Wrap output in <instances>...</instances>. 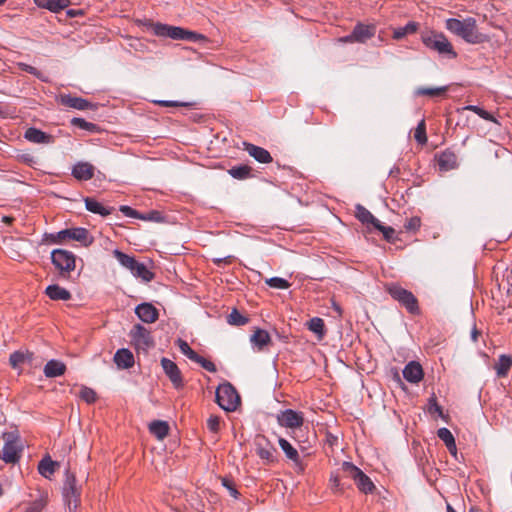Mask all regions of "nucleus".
Masks as SVG:
<instances>
[{"mask_svg": "<svg viewBox=\"0 0 512 512\" xmlns=\"http://www.w3.org/2000/svg\"><path fill=\"white\" fill-rule=\"evenodd\" d=\"M183 40L190 41V42H200V41L205 40V36L202 34L185 29Z\"/></svg>", "mask_w": 512, "mask_h": 512, "instance_id": "nucleus-56", "label": "nucleus"}, {"mask_svg": "<svg viewBox=\"0 0 512 512\" xmlns=\"http://www.w3.org/2000/svg\"><path fill=\"white\" fill-rule=\"evenodd\" d=\"M374 228L383 234V237L386 241H394L395 230L392 227L385 226L379 221Z\"/></svg>", "mask_w": 512, "mask_h": 512, "instance_id": "nucleus-49", "label": "nucleus"}, {"mask_svg": "<svg viewBox=\"0 0 512 512\" xmlns=\"http://www.w3.org/2000/svg\"><path fill=\"white\" fill-rule=\"evenodd\" d=\"M512 366V356L502 354L500 355L498 362L495 364L496 374L499 377H505Z\"/></svg>", "mask_w": 512, "mask_h": 512, "instance_id": "nucleus-32", "label": "nucleus"}, {"mask_svg": "<svg viewBox=\"0 0 512 512\" xmlns=\"http://www.w3.org/2000/svg\"><path fill=\"white\" fill-rule=\"evenodd\" d=\"M250 342L253 347L261 351L271 342V337L266 330L256 329L255 332L250 336Z\"/></svg>", "mask_w": 512, "mask_h": 512, "instance_id": "nucleus-23", "label": "nucleus"}, {"mask_svg": "<svg viewBox=\"0 0 512 512\" xmlns=\"http://www.w3.org/2000/svg\"><path fill=\"white\" fill-rule=\"evenodd\" d=\"M135 314L145 323H154L158 320L159 312L151 303H141L135 307Z\"/></svg>", "mask_w": 512, "mask_h": 512, "instance_id": "nucleus-14", "label": "nucleus"}, {"mask_svg": "<svg viewBox=\"0 0 512 512\" xmlns=\"http://www.w3.org/2000/svg\"><path fill=\"white\" fill-rule=\"evenodd\" d=\"M113 255L118 260V262L129 271L131 268H133V265H135V262L137 261L133 256L125 254L119 249L113 250Z\"/></svg>", "mask_w": 512, "mask_h": 512, "instance_id": "nucleus-36", "label": "nucleus"}, {"mask_svg": "<svg viewBox=\"0 0 512 512\" xmlns=\"http://www.w3.org/2000/svg\"><path fill=\"white\" fill-rule=\"evenodd\" d=\"M21 160H22V162H24L30 166L35 163L34 157L31 154L21 155Z\"/></svg>", "mask_w": 512, "mask_h": 512, "instance_id": "nucleus-61", "label": "nucleus"}, {"mask_svg": "<svg viewBox=\"0 0 512 512\" xmlns=\"http://www.w3.org/2000/svg\"><path fill=\"white\" fill-rule=\"evenodd\" d=\"M24 138L27 141L36 144H51L54 142L53 135L48 134L35 127H29L24 133Z\"/></svg>", "mask_w": 512, "mask_h": 512, "instance_id": "nucleus-16", "label": "nucleus"}, {"mask_svg": "<svg viewBox=\"0 0 512 512\" xmlns=\"http://www.w3.org/2000/svg\"><path fill=\"white\" fill-rule=\"evenodd\" d=\"M330 482L332 483V488L335 490H342L340 478L337 474H331Z\"/></svg>", "mask_w": 512, "mask_h": 512, "instance_id": "nucleus-59", "label": "nucleus"}, {"mask_svg": "<svg viewBox=\"0 0 512 512\" xmlns=\"http://www.w3.org/2000/svg\"><path fill=\"white\" fill-rule=\"evenodd\" d=\"M231 177L239 180L246 179L251 174V167L248 165L233 166L228 170Z\"/></svg>", "mask_w": 512, "mask_h": 512, "instance_id": "nucleus-37", "label": "nucleus"}, {"mask_svg": "<svg viewBox=\"0 0 512 512\" xmlns=\"http://www.w3.org/2000/svg\"><path fill=\"white\" fill-rule=\"evenodd\" d=\"M62 494L64 502L67 504L69 510L74 511L80 502L81 489L77 486L76 477L69 468L65 471Z\"/></svg>", "mask_w": 512, "mask_h": 512, "instance_id": "nucleus-8", "label": "nucleus"}, {"mask_svg": "<svg viewBox=\"0 0 512 512\" xmlns=\"http://www.w3.org/2000/svg\"><path fill=\"white\" fill-rule=\"evenodd\" d=\"M464 109L476 113L479 117H481L484 120H487L490 122H496L495 117L491 113H489L488 111L484 110L483 108H481L477 105H468Z\"/></svg>", "mask_w": 512, "mask_h": 512, "instance_id": "nucleus-44", "label": "nucleus"}, {"mask_svg": "<svg viewBox=\"0 0 512 512\" xmlns=\"http://www.w3.org/2000/svg\"><path fill=\"white\" fill-rule=\"evenodd\" d=\"M66 13L69 17H76L78 15L83 14V12L81 10H74V9L67 10Z\"/></svg>", "mask_w": 512, "mask_h": 512, "instance_id": "nucleus-64", "label": "nucleus"}, {"mask_svg": "<svg viewBox=\"0 0 512 512\" xmlns=\"http://www.w3.org/2000/svg\"><path fill=\"white\" fill-rule=\"evenodd\" d=\"M342 470L345 472L350 478H352L357 486V488L365 493H372L375 489V485L372 480L357 466H355L352 462L344 461L342 463Z\"/></svg>", "mask_w": 512, "mask_h": 512, "instance_id": "nucleus-9", "label": "nucleus"}, {"mask_svg": "<svg viewBox=\"0 0 512 512\" xmlns=\"http://www.w3.org/2000/svg\"><path fill=\"white\" fill-rule=\"evenodd\" d=\"M418 30V23L409 21L405 26L398 27L393 32V39L400 40L406 35L413 34Z\"/></svg>", "mask_w": 512, "mask_h": 512, "instance_id": "nucleus-34", "label": "nucleus"}, {"mask_svg": "<svg viewBox=\"0 0 512 512\" xmlns=\"http://www.w3.org/2000/svg\"><path fill=\"white\" fill-rule=\"evenodd\" d=\"M278 443L282 451L285 453L286 457L293 461L294 463H298L300 461V456L298 451L290 444L288 440L280 437L278 439Z\"/></svg>", "mask_w": 512, "mask_h": 512, "instance_id": "nucleus-33", "label": "nucleus"}, {"mask_svg": "<svg viewBox=\"0 0 512 512\" xmlns=\"http://www.w3.org/2000/svg\"><path fill=\"white\" fill-rule=\"evenodd\" d=\"M18 66H19V68L22 71L27 72V73L35 76L39 80H41L43 82H47L48 81L47 77H45L43 75V73L40 70H38L37 68H35V67H33V66L29 65V64H26V63H19Z\"/></svg>", "mask_w": 512, "mask_h": 512, "instance_id": "nucleus-46", "label": "nucleus"}, {"mask_svg": "<svg viewBox=\"0 0 512 512\" xmlns=\"http://www.w3.org/2000/svg\"><path fill=\"white\" fill-rule=\"evenodd\" d=\"M155 104L163 107H190L192 103L190 102H182V101H172V100H156Z\"/></svg>", "mask_w": 512, "mask_h": 512, "instance_id": "nucleus-53", "label": "nucleus"}, {"mask_svg": "<svg viewBox=\"0 0 512 512\" xmlns=\"http://www.w3.org/2000/svg\"><path fill=\"white\" fill-rule=\"evenodd\" d=\"M46 237L54 244H59L66 240H74L88 247L93 243V238L90 236L89 231L83 227L63 229L56 233L47 234Z\"/></svg>", "mask_w": 512, "mask_h": 512, "instance_id": "nucleus-3", "label": "nucleus"}, {"mask_svg": "<svg viewBox=\"0 0 512 512\" xmlns=\"http://www.w3.org/2000/svg\"><path fill=\"white\" fill-rule=\"evenodd\" d=\"M34 356L32 352H22L15 351L9 357V363L14 368L17 369L21 364L26 363V357Z\"/></svg>", "mask_w": 512, "mask_h": 512, "instance_id": "nucleus-38", "label": "nucleus"}, {"mask_svg": "<svg viewBox=\"0 0 512 512\" xmlns=\"http://www.w3.org/2000/svg\"><path fill=\"white\" fill-rule=\"evenodd\" d=\"M420 224V218L413 217L404 225V227L407 231H415L420 227Z\"/></svg>", "mask_w": 512, "mask_h": 512, "instance_id": "nucleus-58", "label": "nucleus"}, {"mask_svg": "<svg viewBox=\"0 0 512 512\" xmlns=\"http://www.w3.org/2000/svg\"><path fill=\"white\" fill-rule=\"evenodd\" d=\"M207 428L213 432V433H217L220 429V417L216 416V415H211L208 419H207Z\"/></svg>", "mask_w": 512, "mask_h": 512, "instance_id": "nucleus-54", "label": "nucleus"}, {"mask_svg": "<svg viewBox=\"0 0 512 512\" xmlns=\"http://www.w3.org/2000/svg\"><path fill=\"white\" fill-rule=\"evenodd\" d=\"M277 422L281 427L295 429L299 428L304 423V415L300 411L293 409H285L280 411L276 416Z\"/></svg>", "mask_w": 512, "mask_h": 512, "instance_id": "nucleus-11", "label": "nucleus"}, {"mask_svg": "<svg viewBox=\"0 0 512 512\" xmlns=\"http://www.w3.org/2000/svg\"><path fill=\"white\" fill-rule=\"evenodd\" d=\"M114 362L120 369H129L134 365V355L126 348H121L114 355Z\"/></svg>", "mask_w": 512, "mask_h": 512, "instance_id": "nucleus-20", "label": "nucleus"}, {"mask_svg": "<svg viewBox=\"0 0 512 512\" xmlns=\"http://www.w3.org/2000/svg\"><path fill=\"white\" fill-rule=\"evenodd\" d=\"M308 329L315 333L319 338L325 335L324 320L320 317H313L307 323Z\"/></svg>", "mask_w": 512, "mask_h": 512, "instance_id": "nucleus-35", "label": "nucleus"}, {"mask_svg": "<svg viewBox=\"0 0 512 512\" xmlns=\"http://www.w3.org/2000/svg\"><path fill=\"white\" fill-rule=\"evenodd\" d=\"M437 436L439 439H441L444 442L445 446L446 445L451 446L452 442L455 440L451 431L446 427L439 428L437 431Z\"/></svg>", "mask_w": 512, "mask_h": 512, "instance_id": "nucleus-51", "label": "nucleus"}, {"mask_svg": "<svg viewBox=\"0 0 512 512\" xmlns=\"http://www.w3.org/2000/svg\"><path fill=\"white\" fill-rule=\"evenodd\" d=\"M119 210L126 216L142 220H151L152 217L140 214L137 210L127 205H121Z\"/></svg>", "mask_w": 512, "mask_h": 512, "instance_id": "nucleus-45", "label": "nucleus"}, {"mask_svg": "<svg viewBox=\"0 0 512 512\" xmlns=\"http://www.w3.org/2000/svg\"><path fill=\"white\" fill-rule=\"evenodd\" d=\"M414 137H415V140L419 144H425L427 142L426 126H425V121L424 120H421L418 123V125H417V127L415 129Z\"/></svg>", "mask_w": 512, "mask_h": 512, "instance_id": "nucleus-48", "label": "nucleus"}, {"mask_svg": "<svg viewBox=\"0 0 512 512\" xmlns=\"http://www.w3.org/2000/svg\"><path fill=\"white\" fill-rule=\"evenodd\" d=\"M94 166L88 162H77L71 171L72 176L79 181H88L94 176Z\"/></svg>", "mask_w": 512, "mask_h": 512, "instance_id": "nucleus-19", "label": "nucleus"}, {"mask_svg": "<svg viewBox=\"0 0 512 512\" xmlns=\"http://www.w3.org/2000/svg\"><path fill=\"white\" fill-rule=\"evenodd\" d=\"M130 272L134 277L140 278L144 282H150L154 278V273L151 272L144 263H140L138 261L135 262V265H133Z\"/></svg>", "mask_w": 512, "mask_h": 512, "instance_id": "nucleus-31", "label": "nucleus"}, {"mask_svg": "<svg viewBox=\"0 0 512 512\" xmlns=\"http://www.w3.org/2000/svg\"><path fill=\"white\" fill-rule=\"evenodd\" d=\"M149 431L157 439H164L169 433V425L166 421L154 420L149 424Z\"/></svg>", "mask_w": 512, "mask_h": 512, "instance_id": "nucleus-30", "label": "nucleus"}, {"mask_svg": "<svg viewBox=\"0 0 512 512\" xmlns=\"http://www.w3.org/2000/svg\"><path fill=\"white\" fill-rule=\"evenodd\" d=\"M228 324L232 326H243L249 322V318L242 315L236 308H233L227 317Z\"/></svg>", "mask_w": 512, "mask_h": 512, "instance_id": "nucleus-39", "label": "nucleus"}, {"mask_svg": "<svg viewBox=\"0 0 512 512\" xmlns=\"http://www.w3.org/2000/svg\"><path fill=\"white\" fill-rule=\"evenodd\" d=\"M445 27L469 44H480L486 40V36L478 31L476 19L473 17L463 20L449 18L446 20Z\"/></svg>", "mask_w": 512, "mask_h": 512, "instance_id": "nucleus-1", "label": "nucleus"}, {"mask_svg": "<svg viewBox=\"0 0 512 512\" xmlns=\"http://www.w3.org/2000/svg\"><path fill=\"white\" fill-rule=\"evenodd\" d=\"M161 366L165 375L169 378L176 389L183 387L184 383L181 371L174 361L163 357L161 359Z\"/></svg>", "mask_w": 512, "mask_h": 512, "instance_id": "nucleus-12", "label": "nucleus"}, {"mask_svg": "<svg viewBox=\"0 0 512 512\" xmlns=\"http://www.w3.org/2000/svg\"><path fill=\"white\" fill-rule=\"evenodd\" d=\"M355 216L362 224L372 225L373 227L379 222V220L361 204L355 206Z\"/></svg>", "mask_w": 512, "mask_h": 512, "instance_id": "nucleus-27", "label": "nucleus"}, {"mask_svg": "<svg viewBox=\"0 0 512 512\" xmlns=\"http://www.w3.org/2000/svg\"><path fill=\"white\" fill-rule=\"evenodd\" d=\"M131 343L136 350L146 351L154 345L150 331L141 324H135L129 332Z\"/></svg>", "mask_w": 512, "mask_h": 512, "instance_id": "nucleus-10", "label": "nucleus"}, {"mask_svg": "<svg viewBox=\"0 0 512 512\" xmlns=\"http://www.w3.org/2000/svg\"><path fill=\"white\" fill-rule=\"evenodd\" d=\"M61 104L77 110H87L93 106L88 100L70 94L61 96Z\"/></svg>", "mask_w": 512, "mask_h": 512, "instance_id": "nucleus-21", "label": "nucleus"}, {"mask_svg": "<svg viewBox=\"0 0 512 512\" xmlns=\"http://www.w3.org/2000/svg\"><path fill=\"white\" fill-rule=\"evenodd\" d=\"M446 91H447V86L436 87V88L419 87L416 89L415 94L417 96L437 97V96L444 94Z\"/></svg>", "mask_w": 512, "mask_h": 512, "instance_id": "nucleus-40", "label": "nucleus"}, {"mask_svg": "<svg viewBox=\"0 0 512 512\" xmlns=\"http://www.w3.org/2000/svg\"><path fill=\"white\" fill-rule=\"evenodd\" d=\"M45 293L51 300L68 301L71 299L70 291L57 284L47 286Z\"/></svg>", "mask_w": 512, "mask_h": 512, "instance_id": "nucleus-26", "label": "nucleus"}, {"mask_svg": "<svg viewBox=\"0 0 512 512\" xmlns=\"http://www.w3.org/2000/svg\"><path fill=\"white\" fill-rule=\"evenodd\" d=\"M221 482L233 498L237 499L239 497L240 494L231 480L224 477Z\"/></svg>", "mask_w": 512, "mask_h": 512, "instance_id": "nucleus-55", "label": "nucleus"}, {"mask_svg": "<svg viewBox=\"0 0 512 512\" xmlns=\"http://www.w3.org/2000/svg\"><path fill=\"white\" fill-rule=\"evenodd\" d=\"M85 208L94 214L101 215L103 217H106L110 215L113 211V208L104 207L100 202H98L93 197H86L84 199Z\"/></svg>", "mask_w": 512, "mask_h": 512, "instance_id": "nucleus-25", "label": "nucleus"}, {"mask_svg": "<svg viewBox=\"0 0 512 512\" xmlns=\"http://www.w3.org/2000/svg\"><path fill=\"white\" fill-rule=\"evenodd\" d=\"M446 447H447L448 451H449L452 455L456 456V454H457V447H456V442H455V440L452 442V445H451V446H450V445H446Z\"/></svg>", "mask_w": 512, "mask_h": 512, "instance_id": "nucleus-63", "label": "nucleus"}, {"mask_svg": "<svg viewBox=\"0 0 512 512\" xmlns=\"http://www.w3.org/2000/svg\"><path fill=\"white\" fill-rule=\"evenodd\" d=\"M154 34L159 37H167L174 40H183L185 29L177 26L157 23L153 27Z\"/></svg>", "mask_w": 512, "mask_h": 512, "instance_id": "nucleus-13", "label": "nucleus"}, {"mask_svg": "<svg viewBox=\"0 0 512 512\" xmlns=\"http://www.w3.org/2000/svg\"><path fill=\"white\" fill-rule=\"evenodd\" d=\"M71 125L78 127L82 130H86L89 132H96L98 130V126L92 122H88L83 118L74 117L71 119Z\"/></svg>", "mask_w": 512, "mask_h": 512, "instance_id": "nucleus-41", "label": "nucleus"}, {"mask_svg": "<svg viewBox=\"0 0 512 512\" xmlns=\"http://www.w3.org/2000/svg\"><path fill=\"white\" fill-rule=\"evenodd\" d=\"M430 411L437 412L440 416L442 415V408L438 405L435 398L430 399Z\"/></svg>", "mask_w": 512, "mask_h": 512, "instance_id": "nucleus-60", "label": "nucleus"}, {"mask_svg": "<svg viewBox=\"0 0 512 512\" xmlns=\"http://www.w3.org/2000/svg\"><path fill=\"white\" fill-rule=\"evenodd\" d=\"M244 150L259 163L267 164L273 160L268 150L252 143L244 142Z\"/></svg>", "mask_w": 512, "mask_h": 512, "instance_id": "nucleus-18", "label": "nucleus"}, {"mask_svg": "<svg viewBox=\"0 0 512 512\" xmlns=\"http://www.w3.org/2000/svg\"><path fill=\"white\" fill-rule=\"evenodd\" d=\"M66 371V366L63 362L51 359L44 366V375L47 378H55L63 375Z\"/></svg>", "mask_w": 512, "mask_h": 512, "instance_id": "nucleus-22", "label": "nucleus"}, {"mask_svg": "<svg viewBox=\"0 0 512 512\" xmlns=\"http://www.w3.org/2000/svg\"><path fill=\"white\" fill-rule=\"evenodd\" d=\"M376 31V25L359 22L353 28V37L356 39V43H366L375 36Z\"/></svg>", "mask_w": 512, "mask_h": 512, "instance_id": "nucleus-15", "label": "nucleus"}, {"mask_svg": "<svg viewBox=\"0 0 512 512\" xmlns=\"http://www.w3.org/2000/svg\"><path fill=\"white\" fill-rule=\"evenodd\" d=\"M387 292L394 300L405 307L410 314L418 315L420 313L418 300L411 291L398 284H390L387 286Z\"/></svg>", "mask_w": 512, "mask_h": 512, "instance_id": "nucleus-5", "label": "nucleus"}, {"mask_svg": "<svg viewBox=\"0 0 512 512\" xmlns=\"http://www.w3.org/2000/svg\"><path fill=\"white\" fill-rule=\"evenodd\" d=\"M424 376L422 366L417 361H410L403 369V377L410 383H419Z\"/></svg>", "mask_w": 512, "mask_h": 512, "instance_id": "nucleus-17", "label": "nucleus"}, {"mask_svg": "<svg viewBox=\"0 0 512 512\" xmlns=\"http://www.w3.org/2000/svg\"><path fill=\"white\" fill-rule=\"evenodd\" d=\"M51 262L55 268L59 270V274L63 278H68L76 267V257L74 253L64 249H54L51 252Z\"/></svg>", "mask_w": 512, "mask_h": 512, "instance_id": "nucleus-6", "label": "nucleus"}, {"mask_svg": "<svg viewBox=\"0 0 512 512\" xmlns=\"http://www.w3.org/2000/svg\"><path fill=\"white\" fill-rule=\"evenodd\" d=\"M193 362L199 364L203 369L211 373H215L217 371L216 365L212 361L200 356L199 354H197Z\"/></svg>", "mask_w": 512, "mask_h": 512, "instance_id": "nucleus-50", "label": "nucleus"}, {"mask_svg": "<svg viewBox=\"0 0 512 512\" xmlns=\"http://www.w3.org/2000/svg\"><path fill=\"white\" fill-rule=\"evenodd\" d=\"M59 464L53 461L50 456H45L38 464V472L46 479H50Z\"/></svg>", "mask_w": 512, "mask_h": 512, "instance_id": "nucleus-29", "label": "nucleus"}, {"mask_svg": "<svg viewBox=\"0 0 512 512\" xmlns=\"http://www.w3.org/2000/svg\"><path fill=\"white\" fill-rule=\"evenodd\" d=\"M256 452L261 459L266 460L267 462L275 461L276 449L272 446L261 447L260 445H258Z\"/></svg>", "mask_w": 512, "mask_h": 512, "instance_id": "nucleus-42", "label": "nucleus"}, {"mask_svg": "<svg viewBox=\"0 0 512 512\" xmlns=\"http://www.w3.org/2000/svg\"><path fill=\"white\" fill-rule=\"evenodd\" d=\"M176 344L179 347L181 353L185 355L189 360L193 361L197 356L198 353L195 352L185 340L178 338Z\"/></svg>", "mask_w": 512, "mask_h": 512, "instance_id": "nucleus-43", "label": "nucleus"}, {"mask_svg": "<svg viewBox=\"0 0 512 512\" xmlns=\"http://www.w3.org/2000/svg\"><path fill=\"white\" fill-rule=\"evenodd\" d=\"M45 502L42 499L33 501L26 509L25 512H42Z\"/></svg>", "mask_w": 512, "mask_h": 512, "instance_id": "nucleus-57", "label": "nucleus"}, {"mask_svg": "<svg viewBox=\"0 0 512 512\" xmlns=\"http://www.w3.org/2000/svg\"><path fill=\"white\" fill-rule=\"evenodd\" d=\"M215 399L216 403L227 412L237 410L241 402L237 390L229 382H224L217 387Z\"/></svg>", "mask_w": 512, "mask_h": 512, "instance_id": "nucleus-4", "label": "nucleus"}, {"mask_svg": "<svg viewBox=\"0 0 512 512\" xmlns=\"http://www.w3.org/2000/svg\"><path fill=\"white\" fill-rule=\"evenodd\" d=\"M266 284L271 288L282 290L288 289L290 286V283L286 279L281 277H271L266 280Z\"/></svg>", "mask_w": 512, "mask_h": 512, "instance_id": "nucleus-47", "label": "nucleus"}, {"mask_svg": "<svg viewBox=\"0 0 512 512\" xmlns=\"http://www.w3.org/2000/svg\"><path fill=\"white\" fill-rule=\"evenodd\" d=\"M421 41L424 46L440 56L447 59H455L457 52L454 50L453 45L442 32L435 30H425L421 32Z\"/></svg>", "mask_w": 512, "mask_h": 512, "instance_id": "nucleus-2", "label": "nucleus"}, {"mask_svg": "<svg viewBox=\"0 0 512 512\" xmlns=\"http://www.w3.org/2000/svg\"><path fill=\"white\" fill-rule=\"evenodd\" d=\"M35 4L39 8L47 9L53 13H58L69 6L70 0H35Z\"/></svg>", "mask_w": 512, "mask_h": 512, "instance_id": "nucleus-24", "label": "nucleus"}, {"mask_svg": "<svg viewBox=\"0 0 512 512\" xmlns=\"http://www.w3.org/2000/svg\"><path fill=\"white\" fill-rule=\"evenodd\" d=\"M438 165L441 170H452L457 167V156L451 151H444L438 157Z\"/></svg>", "mask_w": 512, "mask_h": 512, "instance_id": "nucleus-28", "label": "nucleus"}, {"mask_svg": "<svg viewBox=\"0 0 512 512\" xmlns=\"http://www.w3.org/2000/svg\"><path fill=\"white\" fill-rule=\"evenodd\" d=\"M340 42H343V43H354L356 42V39H354L353 37V31L346 35V36H343L339 39Z\"/></svg>", "mask_w": 512, "mask_h": 512, "instance_id": "nucleus-62", "label": "nucleus"}, {"mask_svg": "<svg viewBox=\"0 0 512 512\" xmlns=\"http://www.w3.org/2000/svg\"><path fill=\"white\" fill-rule=\"evenodd\" d=\"M80 397L88 404L94 403L97 398L96 392L89 387H82L80 391Z\"/></svg>", "mask_w": 512, "mask_h": 512, "instance_id": "nucleus-52", "label": "nucleus"}, {"mask_svg": "<svg viewBox=\"0 0 512 512\" xmlns=\"http://www.w3.org/2000/svg\"><path fill=\"white\" fill-rule=\"evenodd\" d=\"M5 443L0 458L5 463L15 464L21 457L22 445L19 435L15 432H4L2 435Z\"/></svg>", "mask_w": 512, "mask_h": 512, "instance_id": "nucleus-7", "label": "nucleus"}]
</instances>
